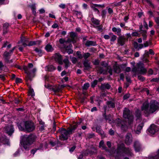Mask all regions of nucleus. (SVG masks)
I'll list each match as a JSON object with an SVG mask.
<instances>
[{
	"instance_id": "obj_1",
	"label": "nucleus",
	"mask_w": 159,
	"mask_h": 159,
	"mask_svg": "<svg viewBox=\"0 0 159 159\" xmlns=\"http://www.w3.org/2000/svg\"><path fill=\"white\" fill-rule=\"evenodd\" d=\"M34 137L33 135L27 136L25 135L23 137V141L21 142V145L25 150H28L30 146L34 142Z\"/></svg>"
},
{
	"instance_id": "obj_2",
	"label": "nucleus",
	"mask_w": 159,
	"mask_h": 159,
	"mask_svg": "<svg viewBox=\"0 0 159 159\" xmlns=\"http://www.w3.org/2000/svg\"><path fill=\"white\" fill-rule=\"evenodd\" d=\"M23 69L27 75V80H31L32 78L34 77V73L36 71V68L34 67L32 63H30L27 66H24Z\"/></svg>"
},
{
	"instance_id": "obj_3",
	"label": "nucleus",
	"mask_w": 159,
	"mask_h": 159,
	"mask_svg": "<svg viewBox=\"0 0 159 159\" xmlns=\"http://www.w3.org/2000/svg\"><path fill=\"white\" fill-rule=\"evenodd\" d=\"M117 153L118 156H124L126 154L128 156H132L133 155L131 149L129 148H125L124 144L118 145Z\"/></svg>"
},
{
	"instance_id": "obj_4",
	"label": "nucleus",
	"mask_w": 159,
	"mask_h": 159,
	"mask_svg": "<svg viewBox=\"0 0 159 159\" xmlns=\"http://www.w3.org/2000/svg\"><path fill=\"white\" fill-rule=\"evenodd\" d=\"M76 127L75 126L67 130H66L64 128L59 129V131L61 134L60 136V139L63 140L67 139L69 135L72 133Z\"/></svg>"
},
{
	"instance_id": "obj_5",
	"label": "nucleus",
	"mask_w": 159,
	"mask_h": 159,
	"mask_svg": "<svg viewBox=\"0 0 159 159\" xmlns=\"http://www.w3.org/2000/svg\"><path fill=\"white\" fill-rule=\"evenodd\" d=\"M132 71L135 74L139 73L143 74L145 73L147 70L143 66V64L141 62L137 64L136 67H134L132 69Z\"/></svg>"
},
{
	"instance_id": "obj_6",
	"label": "nucleus",
	"mask_w": 159,
	"mask_h": 159,
	"mask_svg": "<svg viewBox=\"0 0 159 159\" xmlns=\"http://www.w3.org/2000/svg\"><path fill=\"white\" fill-rule=\"evenodd\" d=\"M123 116L125 119H128V123L129 125H131L133 122L134 117L129 109L125 108L123 111Z\"/></svg>"
},
{
	"instance_id": "obj_7",
	"label": "nucleus",
	"mask_w": 159,
	"mask_h": 159,
	"mask_svg": "<svg viewBox=\"0 0 159 159\" xmlns=\"http://www.w3.org/2000/svg\"><path fill=\"white\" fill-rule=\"evenodd\" d=\"M150 134L152 136L159 132V126L154 124L151 125L148 129Z\"/></svg>"
},
{
	"instance_id": "obj_8",
	"label": "nucleus",
	"mask_w": 159,
	"mask_h": 159,
	"mask_svg": "<svg viewBox=\"0 0 159 159\" xmlns=\"http://www.w3.org/2000/svg\"><path fill=\"white\" fill-rule=\"evenodd\" d=\"M115 122L116 126L120 127L121 129L123 131H125L127 130L128 127L126 122L124 121H122L120 119H116L115 121Z\"/></svg>"
},
{
	"instance_id": "obj_9",
	"label": "nucleus",
	"mask_w": 159,
	"mask_h": 159,
	"mask_svg": "<svg viewBox=\"0 0 159 159\" xmlns=\"http://www.w3.org/2000/svg\"><path fill=\"white\" fill-rule=\"evenodd\" d=\"M25 131L29 132L33 131L35 129L33 123L29 121H27L25 122Z\"/></svg>"
},
{
	"instance_id": "obj_10",
	"label": "nucleus",
	"mask_w": 159,
	"mask_h": 159,
	"mask_svg": "<svg viewBox=\"0 0 159 159\" xmlns=\"http://www.w3.org/2000/svg\"><path fill=\"white\" fill-rule=\"evenodd\" d=\"M4 131L8 135H11L14 132V129L12 125H9L4 128Z\"/></svg>"
},
{
	"instance_id": "obj_11",
	"label": "nucleus",
	"mask_w": 159,
	"mask_h": 159,
	"mask_svg": "<svg viewBox=\"0 0 159 159\" xmlns=\"http://www.w3.org/2000/svg\"><path fill=\"white\" fill-rule=\"evenodd\" d=\"M52 57L56 61L59 63V64H63L61 56L59 53L55 54Z\"/></svg>"
},
{
	"instance_id": "obj_12",
	"label": "nucleus",
	"mask_w": 159,
	"mask_h": 159,
	"mask_svg": "<svg viewBox=\"0 0 159 159\" xmlns=\"http://www.w3.org/2000/svg\"><path fill=\"white\" fill-rule=\"evenodd\" d=\"M132 137L130 133H127L125 136V142L127 145H130L132 142Z\"/></svg>"
},
{
	"instance_id": "obj_13",
	"label": "nucleus",
	"mask_w": 159,
	"mask_h": 159,
	"mask_svg": "<svg viewBox=\"0 0 159 159\" xmlns=\"http://www.w3.org/2000/svg\"><path fill=\"white\" fill-rule=\"evenodd\" d=\"M134 146L136 152H139L142 149L141 145L138 141H136L134 142Z\"/></svg>"
},
{
	"instance_id": "obj_14",
	"label": "nucleus",
	"mask_w": 159,
	"mask_h": 159,
	"mask_svg": "<svg viewBox=\"0 0 159 159\" xmlns=\"http://www.w3.org/2000/svg\"><path fill=\"white\" fill-rule=\"evenodd\" d=\"M70 37L71 39H68L67 40L68 42H72L73 43H75L76 42V34L75 33L71 32L70 33Z\"/></svg>"
},
{
	"instance_id": "obj_15",
	"label": "nucleus",
	"mask_w": 159,
	"mask_h": 159,
	"mask_svg": "<svg viewBox=\"0 0 159 159\" xmlns=\"http://www.w3.org/2000/svg\"><path fill=\"white\" fill-rule=\"evenodd\" d=\"M125 39L124 36L121 35L118 37L117 39L118 43L120 45H123L125 43Z\"/></svg>"
},
{
	"instance_id": "obj_16",
	"label": "nucleus",
	"mask_w": 159,
	"mask_h": 159,
	"mask_svg": "<svg viewBox=\"0 0 159 159\" xmlns=\"http://www.w3.org/2000/svg\"><path fill=\"white\" fill-rule=\"evenodd\" d=\"M112 30L119 36L121 35V30L120 28L113 27L112 29Z\"/></svg>"
},
{
	"instance_id": "obj_17",
	"label": "nucleus",
	"mask_w": 159,
	"mask_h": 159,
	"mask_svg": "<svg viewBox=\"0 0 159 159\" xmlns=\"http://www.w3.org/2000/svg\"><path fill=\"white\" fill-rule=\"evenodd\" d=\"M143 126V122L140 123L137 127V129L135 130V133L136 134H139L141 133V131Z\"/></svg>"
},
{
	"instance_id": "obj_18",
	"label": "nucleus",
	"mask_w": 159,
	"mask_h": 159,
	"mask_svg": "<svg viewBox=\"0 0 159 159\" xmlns=\"http://www.w3.org/2000/svg\"><path fill=\"white\" fill-rule=\"evenodd\" d=\"M84 43L87 47H89L91 46H95L96 45L95 42L90 40H87L86 42H84Z\"/></svg>"
},
{
	"instance_id": "obj_19",
	"label": "nucleus",
	"mask_w": 159,
	"mask_h": 159,
	"mask_svg": "<svg viewBox=\"0 0 159 159\" xmlns=\"http://www.w3.org/2000/svg\"><path fill=\"white\" fill-rule=\"evenodd\" d=\"M96 69L98 72L100 74H105L107 72L106 70H104L102 67L99 66L97 67Z\"/></svg>"
},
{
	"instance_id": "obj_20",
	"label": "nucleus",
	"mask_w": 159,
	"mask_h": 159,
	"mask_svg": "<svg viewBox=\"0 0 159 159\" xmlns=\"http://www.w3.org/2000/svg\"><path fill=\"white\" fill-rule=\"evenodd\" d=\"M46 50L48 52H51L53 50V48L50 44H48L45 47Z\"/></svg>"
},
{
	"instance_id": "obj_21",
	"label": "nucleus",
	"mask_w": 159,
	"mask_h": 159,
	"mask_svg": "<svg viewBox=\"0 0 159 159\" xmlns=\"http://www.w3.org/2000/svg\"><path fill=\"white\" fill-rule=\"evenodd\" d=\"M107 104L109 108H113L115 107V104L113 101H107Z\"/></svg>"
},
{
	"instance_id": "obj_22",
	"label": "nucleus",
	"mask_w": 159,
	"mask_h": 159,
	"mask_svg": "<svg viewBox=\"0 0 159 159\" xmlns=\"http://www.w3.org/2000/svg\"><path fill=\"white\" fill-rule=\"evenodd\" d=\"M45 69L46 71H52L55 70V68L52 65H48L46 66Z\"/></svg>"
},
{
	"instance_id": "obj_23",
	"label": "nucleus",
	"mask_w": 159,
	"mask_h": 159,
	"mask_svg": "<svg viewBox=\"0 0 159 159\" xmlns=\"http://www.w3.org/2000/svg\"><path fill=\"white\" fill-rule=\"evenodd\" d=\"M135 115L137 119H141V111L137 109L135 112Z\"/></svg>"
},
{
	"instance_id": "obj_24",
	"label": "nucleus",
	"mask_w": 159,
	"mask_h": 159,
	"mask_svg": "<svg viewBox=\"0 0 159 159\" xmlns=\"http://www.w3.org/2000/svg\"><path fill=\"white\" fill-rule=\"evenodd\" d=\"M45 88H48L50 89H52V90L55 92H57L59 91V89H54V88H53L52 86L49 84H46L45 85Z\"/></svg>"
},
{
	"instance_id": "obj_25",
	"label": "nucleus",
	"mask_w": 159,
	"mask_h": 159,
	"mask_svg": "<svg viewBox=\"0 0 159 159\" xmlns=\"http://www.w3.org/2000/svg\"><path fill=\"white\" fill-rule=\"evenodd\" d=\"M114 71L115 73L118 74L120 72V69L119 66L115 65L113 66Z\"/></svg>"
},
{
	"instance_id": "obj_26",
	"label": "nucleus",
	"mask_w": 159,
	"mask_h": 159,
	"mask_svg": "<svg viewBox=\"0 0 159 159\" xmlns=\"http://www.w3.org/2000/svg\"><path fill=\"white\" fill-rule=\"evenodd\" d=\"M91 20L92 22L96 25H99L100 21L96 19L92 18Z\"/></svg>"
},
{
	"instance_id": "obj_27",
	"label": "nucleus",
	"mask_w": 159,
	"mask_h": 159,
	"mask_svg": "<svg viewBox=\"0 0 159 159\" xmlns=\"http://www.w3.org/2000/svg\"><path fill=\"white\" fill-rule=\"evenodd\" d=\"M84 65L86 69H89L91 68L90 64L88 62V61L86 60L84 61Z\"/></svg>"
},
{
	"instance_id": "obj_28",
	"label": "nucleus",
	"mask_w": 159,
	"mask_h": 159,
	"mask_svg": "<svg viewBox=\"0 0 159 159\" xmlns=\"http://www.w3.org/2000/svg\"><path fill=\"white\" fill-rule=\"evenodd\" d=\"M63 61L65 64V67L66 68H67L70 65V62L68 58L64 59Z\"/></svg>"
},
{
	"instance_id": "obj_29",
	"label": "nucleus",
	"mask_w": 159,
	"mask_h": 159,
	"mask_svg": "<svg viewBox=\"0 0 159 159\" xmlns=\"http://www.w3.org/2000/svg\"><path fill=\"white\" fill-rule=\"evenodd\" d=\"M149 159H159V149L157 152V154L154 156H151Z\"/></svg>"
},
{
	"instance_id": "obj_30",
	"label": "nucleus",
	"mask_w": 159,
	"mask_h": 159,
	"mask_svg": "<svg viewBox=\"0 0 159 159\" xmlns=\"http://www.w3.org/2000/svg\"><path fill=\"white\" fill-rule=\"evenodd\" d=\"M34 51L37 52L39 56H41L43 55V52L41 49L36 48L35 49Z\"/></svg>"
},
{
	"instance_id": "obj_31",
	"label": "nucleus",
	"mask_w": 159,
	"mask_h": 159,
	"mask_svg": "<svg viewBox=\"0 0 159 159\" xmlns=\"http://www.w3.org/2000/svg\"><path fill=\"white\" fill-rule=\"evenodd\" d=\"M68 46H64V48L66 50V52L69 54L72 53L73 52V50L71 49H67Z\"/></svg>"
},
{
	"instance_id": "obj_32",
	"label": "nucleus",
	"mask_w": 159,
	"mask_h": 159,
	"mask_svg": "<svg viewBox=\"0 0 159 159\" xmlns=\"http://www.w3.org/2000/svg\"><path fill=\"white\" fill-rule=\"evenodd\" d=\"M96 131L98 133L101 135H102L104 133L103 131L99 127H96Z\"/></svg>"
},
{
	"instance_id": "obj_33",
	"label": "nucleus",
	"mask_w": 159,
	"mask_h": 159,
	"mask_svg": "<svg viewBox=\"0 0 159 159\" xmlns=\"http://www.w3.org/2000/svg\"><path fill=\"white\" fill-rule=\"evenodd\" d=\"M147 32L146 31H143L141 32V34L143 37V40H145L146 39L147 35H146Z\"/></svg>"
},
{
	"instance_id": "obj_34",
	"label": "nucleus",
	"mask_w": 159,
	"mask_h": 159,
	"mask_svg": "<svg viewBox=\"0 0 159 159\" xmlns=\"http://www.w3.org/2000/svg\"><path fill=\"white\" fill-rule=\"evenodd\" d=\"M99 147L100 148H102L103 149H106V147L104 145V141L103 140H101L99 144Z\"/></svg>"
},
{
	"instance_id": "obj_35",
	"label": "nucleus",
	"mask_w": 159,
	"mask_h": 159,
	"mask_svg": "<svg viewBox=\"0 0 159 159\" xmlns=\"http://www.w3.org/2000/svg\"><path fill=\"white\" fill-rule=\"evenodd\" d=\"M90 55V54L89 52L84 53L83 54V57H84V58L86 60L88 58Z\"/></svg>"
},
{
	"instance_id": "obj_36",
	"label": "nucleus",
	"mask_w": 159,
	"mask_h": 159,
	"mask_svg": "<svg viewBox=\"0 0 159 159\" xmlns=\"http://www.w3.org/2000/svg\"><path fill=\"white\" fill-rule=\"evenodd\" d=\"M76 54L78 58L79 59H82L83 58V54H81L80 52L77 51Z\"/></svg>"
},
{
	"instance_id": "obj_37",
	"label": "nucleus",
	"mask_w": 159,
	"mask_h": 159,
	"mask_svg": "<svg viewBox=\"0 0 159 159\" xmlns=\"http://www.w3.org/2000/svg\"><path fill=\"white\" fill-rule=\"evenodd\" d=\"M29 93L30 95L33 96L34 95V93L33 89H30L29 91Z\"/></svg>"
},
{
	"instance_id": "obj_38",
	"label": "nucleus",
	"mask_w": 159,
	"mask_h": 159,
	"mask_svg": "<svg viewBox=\"0 0 159 159\" xmlns=\"http://www.w3.org/2000/svg\"><path fill=\"white\" fill-rule=\"evenodd\" d=\"M70 58L71 59V61L72 62L74 63H75L77 61V58L75 57H70Z\"/></svg>"
},
{
	"instance_id": "obj_39",
	"label": "nucleus",
	"mask_w": 159,
	"mask_h": 159,
	"mask_svg": "<svg viewBox=\"0 0 159 159\" xmlns=\"http://www.w3.org/2000/svg\"><path fill=\"white\" fill-rule=\"evenodd\" d=\"M102 87L105 88L107 89H109L111 87V86L108 84H104L102 85Z\"/></svg>"
},
{
	"instance_id": "obj_40",
	"label": "nucleus",
	"mask_w": 159,
	"mask_h": 159,
	"mask_svg": "<svg viewBox=\"0 0 159 159\" xmlns=\"http://www.w3.org/2000/svg\"><path fill=\"white\" fill-rule=\"evenodd\" d=\"M89 86V84L88 83H86L84 84L82 88L83 89L86 90L88 88Z\"/></svg>"
},
{
	"instance_id": "obj_41",
	"label": "nucleus",
	"mask_w": 159,
	"mask_h": 159,
	"mask_svg": "<svg viewBox=\"0 0 159 159\" xmlns=\"http://www.w3.org/2000/svg\"><path fill=\"white\" fill-rule=\"evenodd\" d=\"M43 146V145L42 144L41 145V147L40 148L31 150V153L34 154L36 152L37 150L39 149H40Z\"/></svg>"
},
{
	"instance_id": "obj_42",
	"label": "nucleus",
	"mask_w": 159,
	"mask_h": 159,
	"mask_svg": "<svg viewBox=\"0 0 159 159\" xmlns=\"http://www.w3.org/2000/svg\"><path fill=\"white\" fill-rule=\"evenodd\" d=\"M112 37L110 39L111 41L114 42L116 40L117 37L115 35L113 34L112 33H111Z\"/></svg>"
},
{
	"instance_id": "obj_43",
	"label": "nucleus",
	"mask_w": 159,
	"mask_h": 159,
	"mask_svg": "<svg viewBox=\"0 0 159 159\" xmlns=\"http://www.w3.org/2000/svg\"><path fill=\"white\" fill-rule=\"evenodd\" d=\"M98 81L96 80H94L91 83V86L93 87H94L97 84Z\"/></svg>"
},
{
	"instance_id": "obj_44",
	"label": "nucleus",
	"mask_w": 159,
	"mask_h": 159,
	"mask_svg": "<svg viewBox=\"0 0 159 159\" xmlns=\"http://www.w3.org/2000/svg\"><path fill=\"white\" fill-rule=\"evenodd\" d=\"M151 42L150 41H146L145 43L144 44V47H148L149 44H150Z\"/></svg>"
},
{
	"instance_id": "obj_45",
	"label": "nucleus",
	"mask_w": 159,
	"mask_h": 159,
	"mask_svg": "<svg viewBox=\"0 0 159 159\" xmlns=\"http://www.w3.org/2000/svg\"><path fill=\"white\" fill-rule=\"evenodd\" d=\"M36 44V42L35 41H30L28 44V46H30L34 45Z\"/></svg>"
},
{
	"instance_id": "obj_46",
	"label": "nucleus",
	"mask_w": 159,
	"mask_h": 159,
	"mask_svg": "<svg viewBox=\"0 0 159 159\" xmlns=\"http://www.w3.org/2000/svg\"><path fill=\"white\" fill-rule=\"evenodd\" d=\"M59 42L61 44H64L65 43H66L68 42L67 41H66L64 39H60L59 40Z\"/></svg>"
},
{
	"instance_id": "obj_47",
	"label": "nucleus",
	"mask_w": 159,
	"mask_h": 159,
	"mask_svg": "<svg viewBox=\"0 0 159 159\" xmlns=\"http://www.w3.org/2000/svg\"><path fill=\"white\" fill-rule=\"evenodd\" d=\"M10 53L9 52H5L4 53V56L6 57V60L8 61V60L7 57L10 55Z\"/></svg>"
},
{
	"instance_id": "obj_48",
	"label": "nucleus",
	"mask_w": 159,
	"mask_h": 159,
	"mask_svg": "<svg viewBox=\"0 0 159 159\" xmlns=\"http://www.w3.org/2000/svg\"><path fill=\"white\" fill-rule=\"evenodd\" d=\"M24 38L21 37V42L22 43V45L25 47L26 46H28V44H26L24 41Z\"/></svg>"
},
{
	"instance_id": "obj_49",
	"label": "nucleus",
	"mask_w": 159,
	"mask_h": 159,
	"mask_svg": "<svg viewBox=\"0 0 159 159\" xmlns=\"http://www.w3.org/2000/svg\"><path fill=\"white\" fill-rule=\"evenodd\" d=\"M75 13L77 15V16H79L80 18H81L82 16V13L78 11H75Z\"/></svg>"
},
{
	"instance_id": "obj_50",
	"label": "nucleus",
	"mask_w": 159,
	"mask_h": 159,
	"mask_svg": "<svg viewBox=\"0 0 159 159\" xmlns=\"http://www.w3.org/2000/svg\"><path fill=\"white\" fill-rule=\"evenodd\" d=\"M0 140L3 141L5 142L8 143V139H7L5 137V138H2L1 139H0Z\"/></svg>"
},
{
	"instance_id": "obj_51",
	"label": "nucleus",
	"mask_w": 159,
	"mask_h": 159,
	"mask_svg": "<svg viewBox=\"0 0 159 159\" xmlns=\"http://www.w3.org/2000/svg\"><path fill=\"white\" fill-rule=\"evenodd\" d=\"M9 26V24L7 23H6L4 24L3 26V29H7V28Z\"/></svg>"
},
{
	"instance_id": "obj_52",
	"label": "nucleus",
	"mask_w": 159,
	"mask_h": 159,
	"mask_svg": "<svg viewBox=\"0 0 159 159\" xmlns=\"http://www.w3.org/2000/svg\"><path fill=\"white\" fill-rule=\"evenodd\" d=\"M59 7L62 9H64L66 7V5L64 4L61 3L59 5Z\"/></svg>"
},
{
	"instance_id": "obj_53",
	"label": "nucleus",
	"mask_w": 159,
	"mask_h": 159,
	"mask_svg": "<svg viewBox=\"0 0 159 159\" xmlns=\"http://www.w3.org/2000/svg\"><path fill=\"white\" fill-rule=\"evenodd\" d=\"M109 134L111 135H113L114 134V131L113 130L111 129L109 131Z\"/></svg>"
},
{
	"instance_id": "obj_54",
	"label": "nucleus",
	"mask_w": 159,
	"mask_h": 159,
	"mask_svg": "<svg viewBox=\"0 0 159 159\" xmlns=\"http://www.w3.org/2000/svg\"><path fill=\"white\" fill-rule=\"evenodd\" d=\"M20 155V152L19 150H18L16 151L13 154L14 157H16Z\"/></svg>"
},
{
	"instance_id": "obj_55",
	"label": "nucleus",
	"mask_w": 159,
	"mask_h": 159,
	"mask_svg": "<svg viewBox=\"0 0 159 159\" xmlns=\"http://www.w3.org/2000/svg\"><path fill=\"white\" fill-rule=\"evenodd\" d=\"M131 35L133 36H137L139 35V33L137 32H134L132 33V34H131Z\"/></svg>"
},
{
	"instance_id": "obj_56",
	"label": "nucleus",
	"mask_w": 159,
	"mask_h": 159,
	"mask_svg": "<svg viewBox=\"0 0 159 159\" xmlns=\"http://www.w3.org/2000/svg\"><path fill=\"white\" fill-rule=\"evenodd\" d=\"M19 129L21 131H25V129L23 128L21 125H19L18 126Z\"/></svg>"
},
{
	"instance_id": "obj_57",
	"label": "nucleus",
	"mask_w": 159,
	"mask_h": 159,
	"mask_svg": "<svg viewBox=\"0 0 159 159\" xmlns=\"http://www.w3.org/2000/svg\"><path fill=\"white\" fill-rule=\"evenodd\" d=\"M151 81L159 82V78H153L151 80Z\"/></svg>"
},
{
	"instance_id": "obj_58",
	"label": "nucleus",
	"mask_w": 159,
	"mask_h": 159,
	"mask_svg": "<svg viewBox=\"0 0 159 159\" xmlns=\"http://www.w3.org/2000/svg\"><path fill=\"white\" fill-rule=\"evenodd\" d=\"M58 27V25L56 23L54 24L52 26V27L53 28H56Z\"/></svg>"
},
{
	"instance_id": "obj_59",
	"label": "nucleus",
	"mask_w": 159,
	"mask_h": 159,
	"mask_svg": "<svg viewBox=\"0 0 159 159\" xmlns=\"http://www.w3.org/2000/svg\"><path fill=\"white\" fill-rule=\"evenodd\" d=\"M101 65L102 66L104 67H106L107 66V63L104 61H102L101 63Z\"/></svg>"
},
{
	"instance_id": "obj_60",
	"label": "nucleus",
	"mask_w": 159,
	"mask_h": 159,
	"mask_svg": "<svg viewBox=\"0 0 159 159\" xmlns=\"http://www.w3.org/2000/svg\"><path fill=\"white\" fill-rule=\"evenodd\" d=\"M105 119L106 120H108L109 122H110L111 121V118H110V117L109 116H105Z\"/></svg>"
},
{
	"instance_id": "obj_61",
	"label": "nucleus",
	"mask_w": 159,
	"mask_h": 159,
	"mask_svg": "<svg viewBox=\"0 0 159 159\" xmlns=\"http://www.w3.org/2000/svg\"><path fill=\"white\" fill-rule=\"evenodd\" d=\"M93 10L96 12L97 14H99V11L97 8L95 7H93Z\"/></svg>"
},
{
	"instance_id": "obj_62",
	"label": "nucleus",
	"mask_w": 159,
	"mask_h": 159,
	"mask_svg": "<svg viewBox=\"0 0 159 159\" xmlns=\"http://www.w3.org/2000/svg\"><path fill=\"white\" fill-rule=\"evenodd\" d=\"M126 79L127 82H130V78L129 76H126Z\"/></svg>"
},
{
	"instance_id": "obj_63",
	"label": "nucleus",
	"mask_w": 159,
	"mask_h": 159,
	"mask_svg": "<svg viewBox=\"0 0 159 159\" xmlns=\"http://www.w3.org/2000/svg\"><path fill=\"white\" fill-rule=\"evenodd\" d=\"M20 102V100L17 98H15L14 100V102L16 104H18Z\"/></svg>"
},
{
	"instance_id": "obj_64",
	"label": "nucleus",
	"mask_w": 159,
	"mask_h": 159,
	"mask_svg": "<svg viewBox=\"0 0 159 159\" xmlns=\"http://www.w3.org/2000/svg\"><path fill=\"white\" fill-rule=\"evenodd\" d=\"M39 11L41 14H43L45 12V10L43 8H41L39 10Z\"/></svg>"
}]
</instances>
